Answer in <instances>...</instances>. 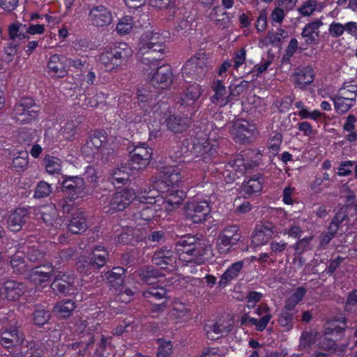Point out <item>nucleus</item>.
Here are the masks:
<instances>
[{
  "mask_svg": "<svg viewBox=\"0 0 357 357\" xmlns=\"http://www.w3.org/2000/svg\"><path fill=\"white\" fill-rule=\"evenodd\" d=\"M204 152L205 146L203 144L185 139L171 148L169 155L174 160L181 162L188 161L194 156L203 154Z\"/></svg>",
  "mask_w": 357,
  "mask_h": 357,
  "instance_id": "39448f33",
  "label": "nucleus"
},
{
  "mask_svg": "<svg viewBox=\"0 0 357 357\" xmlns=\"http://www.w3.org/2000/svg\"><path fill=\"white\" fill-rule=\"evenodd\" d=\"M134 174L127 165V163L121 165V167L116 168L111 174V179L118 184H125L129 179L130 174Z\"/></svg>",
  "mask_w": 357,
  "mask_h": 357,
  "instance_id": "72a5a7b5",
  "label": "nucleus"
},
{
  "mask_svg": "<svg viewBox=\"0 0 357 357\" xmlns=\"http://www.w3.org/2000/svg\"><path fill=\"white\" fill-rule=\"evenodd\" d=\"M210 213L211 207L206 201H193L188 202L185 206L186 218L195 224L205 222Z\"/></svg>",
  "mask_w": 357,
  "mask_h": 357,
  "instance_id": "1a4fd4ad",
  "label": "nucleus"
},
{
  "mask_svg": "<svg viewBox=\"0 0 357 357\" xmlns=\"http://www.w3.org/2000/svg\"><path fill=\"white\" fill-rule=\"evenodd\" d=\"M146 39L145 43L142 46H146L149 45H154L161 41V40H165V37L157 32L146 33L144 36Z\"/></svg>",
  "mask_w": 357,
  "mask_h": 357,
  "instance_id": "338daca9",
  "label": "nucleus"
},
{
  "mask_svg": "<svg viewBox=\"0 0 357 357\" xmlns=\"http://www.w3.org/2000/svg\"><path fill=\"white\" fill-rule=\"evenodd\" d=\"M313 238V236H310L300 239L294 245L296 252L301 254L308 250H311L310 243Z\"/></svg>",
  "mask_w": 357,
  "mask_h": 357,
  "instance_id": "e2e57ef3",
  "label": "nucleus"
},
{
  "mask_svg": "<svg viewBox=\"0 0 357 357\" xmlns=\"http://www.w3.org/2000/svg\"><path fill=\"white\" fill-rule=\"evenodd\" d=\"M160 211L158 206L150 205L143 206V208L133 214L134 219L136 222H139L138 225H146L151 221L155 217L157 211Z\"/></svg>",
  "mask_w": 357,
  "mask_h": 357,
  "instance_id": "bb28decb",
  "label": "nucleus"
},
{
  "mask_svg": "<svg viewBox=\"0 0 357 357\" xmlns=\"http://www.w3.org/2000/svg\"><path fill=\"white\" fill-rule=\"evenodd\" d=\"M14 155L12 166L16 172H21L26 169L29 164V153L26 151H21Z\"/></svg>",
  "mask_w": 357,
  "mask_h": 357,
  "instance_id": "37998d69",
  "label": "nucleus"
},
{
  "mask_svg": "<svg viewBox=\"0 0 357 357\" xmlns=\"http://www.w3.org/2000/svg\"><path fill=\"white\" fill-rule=\"evenodd\" d=\"M47 68H49V73H52V76L60 78L64 77L67 75L66 66L59 54H54L50 56L47 63Z\"/></svg>",
  "mask_w": 357,
  "mask_h": 357,
  "instance_id": "a878e982",
  "label": "nucleus"
},
{
  "mask_svg": "<svg viewBox=\"0 0 357 357\" xmlns=\"http://www.w3.org/2000/svg\"><path fill=\"white\" fill-rule=\"evenodd\" d=\"M25 342V335L16 326H10L0 333V344L6 349L22 345Z\"/></svg>",
  "mask_w": 357,
  "mask_h": 357,
  "instance_id": "ddd939ff",
  "label": "nucleus"
},
{
  "mask_svg": "<svg viewBox=\"0 0 357 357\" xmlns=\"http://www.w3.org/2000/svg\"><path fill=\"white\" fill-rule=\"evenodd\" d=\"M161 269H139L138 275L142 281L148 285H151L143 292V296L146 298H154L160 300L164 298L167 294V290L165 287L155 285L159 281L160 278H163L165 275L160 272Z\"/></svg>",
  "mask_w": 357,
  "mask_h": 357,
  "instance_id": "20e7f679",
  "label": "nucleus"
},
{
  "mask_svg": "<svg viewBox=\"0 0 357 357\" xmlns=\"http://www.w3.org/2000/svg\"><path fill=\"white\" fill-rule=\"evenodd\" d=\"M252 129L246 121H238L233 130L234 139L239 143H245L250 137Z\"/></svg>",
  "mask_w": 357,
  "mask_h": 357,
  "instance_id": "393cba45",
  "label": "nucleus"
},
{
  "mask_svg": "<svg viewBox=\"0 0 357 357\" xmlns=\"http://www.w3.org/2000/svg\"><path fill=\"white\" fill-rule=\"evenodd\" d=\"M294 314L287 310H282L278 317V323L282 327L292 328Z\"/></svg>",
  "mask_w": 357,
  "mask_h": 357,
  "instance_id": "6e6d98bb",
  "label": "nucleus"
},
{
  "mask_svg": "<svg viewBox=\"0 0 357 357\" xmlns=\"http://www.w3.org/2000/svg\"><path fill=\"white\" fill-rule=\"evenodd\" d=\"M197 55L192 56L188 60L185 66L182 68L183 75H186L189 77L198 79L202 77V73L198 70Z\"/></svg>",
  "mask_w": 357,
  "mask_h": 357,
  "instance_id": "4c0bfd02",
  "label": "nucleus"
},
{
  "mask_svg": "<svg viewBox=\"0 0 357 357\" xmlns=\"http://www.w3.org/2000/svg\"><path fill=\"white\" fill-rule=\"evenodd\" d=\"M61 190L70 201L83 197L88 193L84 178L78 176H65L61 182Z\"/></svg>",
  "mask_w": 357,
  "mask_h": 357,
  "instance_id": "6e6552de",
  "label": "nucleus"
},
{
  "mask_svg": "<svg viewBox=\"0 0 357 357\" xmlns=\"http://www.w3.org/2000/svg\"><path fill=\"white\" fill-rule=\"evenodd\" d=\"M132 20L130 17L122 18L116 26V31L120 34H127L132 29Z\"/></svg>",
  "mask_w": 357,
  "mask_h": 357,
  "instance_id": "bf43d9fd",
  "label": "nucleus"
},
{
  "mask_svg": "<svg viewBox=\"0 0 357 357\" xmlns=\"http://www.w3.org/2000/svg\"><path fill=\"white\" fill-rule=\"evenodd\" d=\"M132 50L126 43L120 42L106 48L99 56L100 62L107 70H111L125 63L132 56Z\"/></svg>",
  "mask_w": 357,
  "mask_h": 357,
  "instance_id": "7ed1b4c3",
  "label": "nucleus"
},
{
  "mask_svg": "<svg viewBox=\"0 0 357 357\" xmlns=\"http://www.w3.org/2000/svg\"><path fill=\"white\" fill-rule=\"evenodd\" d=\"M33 139L34 132L26 129H22L17 136L18 142L24 146H29Z\"/></svg>",
  "mask_w": 357,
  "mask_h": 357,
  "instance_id": "052dcab7",
  "label": "nucleus"
},
{
  "mask_svg": "<svg viewBox=\"0 0 357 357\" xmlns=\"http://www.w3.org/2000/svg\"><path fill=\"white\" fill-rule=\"evenodd\" d=\"M331 99L333 102L336 112L340 115L347 113L356 102H352L348 100L346 97L341 96L338 94L333 96Z\"/></svg>",
  "mask_w": 357,
  "mask_h": 357,
  "instance_id": "c9c22d12",
  "label": "nucleus"
},
{
  "mask_svg": "<svg viewBox=\"0 0 357 357\" xmlns=\"http://www.w3.org/2000/svg\"><path fill=\"white\" fill-rule=\"evenodd\" d=\"M208 247V241L199 234L183 236L175 243L179 259L192 264L191 266L201 264L200 257L204 255Z\"/></svg>",
  "mask_w": 357,
  "mask_h": 357,
  "instance_id": "f257e3e1",
  "label": "nucleus"
},
{
  "mask_svg": "<svg viewBox=\"0 0 357 357\" xmlns=\"http://www.w3.org/2000/svg\"><path fill=\"white\" fill-rule=\"evenodd\" d=\"M114 269L108 271L105 275L109 287L113 288L116 293L120 288L122 289V284L124 282L123 275L125 274L127 269H121L122 271L121 273H114L112 271Z\"/></svg>",
  "mask_w": 357,
  "mask_h": 357,
  "instance_id": "f704fd0d",
  "label": "nucleus"
},
{
  "mask_svg": "<svg viewBox=\"0 0 357 357\" xmlns=\"http://www.w3.org/2000/svg\"><path fill=\"white\" fill-rule=\"evenodd\" d=\"M241 238L239 228L237 225L226 226L217 238V244L222 249V246L227 247L235 245Z\"/></svg>",
  "mask_w": 357,
  "mask_h": 357,
  "instance_id": "6ab92c4d",
  "label": "nucleus"
},
{
  "mask_svg": "<svg viewBox=\"0 0 357 357\" xmlns=\"http://www.w3.org/2000/svg\"><path fill=\"white\" fill-rule=\"evenodd\" d=\"M165 40H161L154 45L142 46L140 47V54H142L141 62L144 66H151L156 67L157 62L160 59V56L156 57L153 54L155 53H162L165 50Z\"/></svg>",
  "mask_w": 357,
  "mask_h": 357,
  "instance_id": "f3484780",
  "label": "nucleus"
},
{
  "mask_svg": "<svg viewBox=\"0 0 357 357\" xmlns=\"http://www.w3.org/2000/svg\"><path fill=\"white\" fill-rule=\"evenodd\" d=\"M88 20L95 26L104 27L112 23V15L111 11L102 5L93 6L89 10Z\"/></svg>",
  "mask_w": 357,
  "mask_h": 357,
  "instance_id": "2eb2a0df",
  "label": "nucleus"
},
{
  "mask_svg": "<svg viewBox=\"0 0 357 357\" xmlns=\"http://www.w3.org/2000/svg\"><path fill=\"white\" fill-rule=\"evenodd\" d=\"M44 164L47 172L50 174H58L61 169V161L55 157H45Z\"/></svg>",
  "mask_w": 357,
  "mask_h": 357,
  "instance_id": "09e8293b",
  "label": "nucleus"
},
{
  "mask_svg": "<svg viewBox=\"0 0 357 357\" xmlns=\"http://www.w3.org/2000/svg\"><path fill=\"white\" fill-rule=\"evenodd\" d=\"M271 318V314H265L259 319L248 315H244L242 317V323L245 324L248 322L250 325L255 326L257 331L261 332L266 329Z\"/></svg>",
  "mask_w": 357,
  "mask_h": 357,
  "instance_id": "58836bf2",
  "label": "nucleus"
},
{
  "mask_svg": "<svg viewBox=\"0 0 357 357\" xmlns=\"http://www.w3.org/2000/svg\"><path fill=\"white\" fill-rule=\"evenodd\" d=\"M263 297V294L258 291H250L246 296L247 307L254 308L256 304L259 302Z\"/></svg>",
  "mask_w": 357,
  "mask_h": 357,
  "instance_id": "0e129e2a",
  "label": "nucleus"
},
{
  "mask_svg": "<svg viewBox=\"0 0 357 357\" xmlns=\"http://www.w3.org/2000/svg\"><path fill=\"white\" fill-rule=\"evenodd\" d=\"M194 17L190 15L184 16L175 28V31L178 36L184 34L188 31L192 30Z\"/></svg>",
  "mask_w": 357,
  "mask_h": 357,
  "instance_id": "a18cd8bd",
  "label": "nucleus"
},
{
  "mask_svg": "<svg viewBox=\"0 0 357 357\" xmlns=\"http://www.w3.org/2000/svg\"><path fill=\"white\" fill-rule=\"evenodd\" d=\"M345 220H348L346 209L341 208L336 213L328 227L335 229L334 231L337 233L339 228Z\"/></svg>",
  "mask_w": 357,
  "mask_h": 357,
  "instance_id": "603ef678",
  "label": "nucleus"
},
{
  "mask_svg": "<svg viewBox=\"0 0 357 357\" xmlns=\"http://www.w3.org/2000/svg\"><path fill=\"white\" fill-rule=\"evenodd\" d=\"M150 160V159L130 153V158L126 163L135 174L144 169L149 165Z\"/></svg>",
  "mask_w": 357,
  "mask_h": 357,
  "instance_id": "79ce46f5",
  "label": "nucleus"
},
{
  "mask_svg": "<svg viewBox=\"0 0 357 357\" xmlns=\"http://www.w3.org/2000/svg\"><path fill=\"white\" fill-rule=\"evenodd\" d=\"M143 67V70L147 73L150 84L154 87L165 89L169 86L173 80L172 67L169 64L158 66L156 67L146 66Z\"/></svg>",
  "mask_w": 357,
  "mask_h": 357,
  "instance_id": "423d86ee",
  "label": "nucleus"
},
{
  "mask_svg": "<svg viewBox=\"0 0 357 357\" xmlns=\"http://www.w3.org/2000/svg\"><path fill=\"white\" fill-rule=\"evenodd\" d=\"M39 111V106L32 98H23L15 106L13 118L20 123H29L38 117Z\"/></svg>",
  "mask_w": 357,
  "mask_h": 357,
  "instance_id": "0eeeda50",
  "label": "nucleus"
},
{
  "mask_svg": "<svg viewBox=\"0 0 357 357\" xmlns=\"http://www.w3.org/2000/svg\"><path fill=\"white\" fill-rule=\"evenodd\" d=\"M106 139L107 137L105 132L96 130L86 142L84 147V151L86 152V149H90L89 153H95L96 151L102 147L103 144L106 142Z\"/></svg>",
  "mask_w": 357,
  "mask_h": 357,
  "instance_id": "c85d7f7f",
  "label": "nucleus"
},
{
  "mask_svg": "<svg viewBox=\"0 0 357 357\" xmlns=\"http://www.w3.org/2000/svg\"><path fill=\"white\" fill-rule=\"evenodd\" d=\"M157 344L158 345L157 357H166L172 352L173 344L172 341L159 338L157 340Z\"/></svg>",
  "mask_w": 357,
  "mask_h": 357,
  "instance_id": "de8ad7c7",
  "label": "nucleus"
},
{
  "mask_svg": "<svg viewBox=\"0 0 357 357\" xmlns=\"http://www.w3.org/2000/svg\"><path fill=\"white\" fill-rule=\"evenodd\" d=\"M130 153L151 160L153 151L146 143H142L135 146Z\"/></svg>",
  "mask_w": 357,
  "mask_h": 357,
  "instance_id": "13d9d810",
  "label": "nucleus"
},
{
  "mask_svg": "<svg viewBox=\"0 0 357 357\" xmlns=\"http://www.w3.org/2000/svg\"><path fill=\"white\" fill-rule=\"evenodd\" d=\"M33 323L38 328H42L49 324L52 317L51 312L45 308H36L33 312Z\"/></svg>",
  "mask_w": 357,
  "mask_h": 357,
  "instance_id": "ea45409f",
  "label": "nucleus"
},
{
  "mask_svg": "<svg viewBox=\"0 0 357 357\" xmlns=\"http://www.w3.org/2000/svg\"><path fill=\"white\" fill-rule=\"evenodd\" d=\"M276 233V228L272 222L264 221L258 222L252 234L250 246L253 248L266 244Z\"/></svg>",
  "mask_w": 357,
  "mask_h": 357,
  "instance_id": "f8f14e48",
  "label": "nucleus"
},
{
  "mask_svg": "<svg viewBox=\"0 0 357 357\" xmlns=\"http://www.w3.org/2000/svg\"><path fill=\"white\" fill-rule=\"evenodd\" d=\"M203 91L200 85L197 83L188 85L185 91L181 95V105L184 107H189L190 113L195 115L197 110L196 102L200 98Z\"/></svg>",
  "mask_w": 357,
  "mask_h": 357,
  "instance_id": "4468645a",
  "label": "nucleus"
},
{
  "mask_svg": "<svg viewBox=\"0 0 357 357\" xmlns=\"http://www.w3.org/2000/svg\"><path fill=\"white\" fill-rule=\"evenodd\" d=\"M54 269H52V273L42 271H33L29 275L31 282L36 285L42 284L45 282L52 281V278H55L51 283V288L58 294L64 295L73 294L75 289L74 284L75 278L71 275H63L60 278L53 274Z\"/></svg>",
  "mask_w": 357,
  "mask_h": 357,
  "instance_id": "f03ea898",
  "label": "nucleus"
},
{
  "mask_svg": "<svg viewBox=\"0 0 357 357\" xmlns=\"http://www.w3.org/2000/svg\"><path fill=\"white\" fill-rule=\"evenodd\" d=\"M211 87L215 92V94L211 98V102L215 104L220 102V106L225 105L229 101V97L228 96L226 99L224 98L227 93V89L222 81L219 79L214 80Z\"/></svg>",
  "mask_w": 357,
  "mask_h": 357,
  "instance_id": "7c9ffc66",
  "label": "nucleus"
},
{
  "mask_svg": "<svg viewBox=\"0 0 357 357\" xmlns=\"http://www.w3.org/2000/svg\"><path fill=\"white\" fill-rule=\"evenodd\" d=\"M102 249L103 247L100 245L97 246L89 257H81L77 263L78 268H89V266L103 267L107 262L109 255L106 250Z\"/></svg>",
  "mask_w": 357,
  "mask_h": 357,
  "instance_id": "dca6fc26",
  "label": "nucleus"
},
{
  "mask_svg": "<svg viewBox=\"0 0 357 357\" xmlns=\"http://www.w3.org/2000/svg\"><path fill=\"white\" fill-rule=\"evenodd\" d=\"M261 189L262 185L259 178H250L246 183H243L242 187L243 191L248 195L259 192Z\"/></svg>",
  "mask_w": 357,
  "mask_h": 357,
  "instance_id": "8fccbe9b",
  "label": "nucleus"
},
{
  "mask_svg": "<svg viewBox=\"0 0 357 357\" xmlns=\"http://www.w3.org/2000/svg\"><path fill=\"white\" fill-rule=\"evenodd\" d=\"M9 36L12 40H14L16 38H28L27 33L26 31H23L22 29V24L21 23H15L9 26Z\"/></svg>",
  "mask_w": 357,
  "mask_h": 357,
  "instance_id": "4d7b16f0",
  "label": "nucleus"
},
{
  "mask_svg": "<svg viewBox=\"0 0 357 357\" xmlns=\"http://www.w3.org/2000/svg\"><path fill=\"white\" fill-rule=\"evenodd\" d=\"M132 192L129 190H123L114 193L104 206L105 212L114 213L124 210L133 200Z\"/></svg>",
  "mask_w": 357,
  "mask_h": 357,
  "instance_id": "9b49d317",
  "label": "nucleus"
},
{
  "mask_svg": "<svg viewBox=\"0 0 357 357\" xmlns=\"http://www.w3.org/2000/svg\"><path fill=\"white\" fill-rule=\"evenodd\" d=\"M52 192V188L50 184L45 181H40L35 190L34 197L35 198H44L48 197Z\"/></svg>",
  "mask_w": 357,
  "mask_h": 357,
  "instance_id": "864d4df0",
  "label": "nucleus"
},
{
  "mask_svg": "<svg viewBox=\"0 0 357 357\" xmlns=\"http://www.w3.org/2000/svg\"><path fill=\"white\" fill-rule=\"evenodd\" d=\"M194 114H167L163 118L162 124L165 126L167 130L175 134L182 133L188 130L192 123Z\"/></svg>",
  "mask_w": 357,
  "mask_h": 357,
  "instance_id": "9d476101",
  "label": "nucleus"
},
{
  "mask_svg": "<svg viewBox=\"0 0 357 357\" xmlns=\"http://www.w3.org/2000/svg\"><path fill=\"white\" fill-rule=\"evenodd\" d=\"M322 24L323 22L320 20H316L305 26L301 36L306 38L307 44H313L316 42L319 36V29Z\"/></svg>",
  "mask_w": 357,
  "mask_h": 357,
  "instance_id": "cd10ccee",
  "label": "nucleus"
},
{
  "mask_svg": "<svg viewBox=\"0 0 357 357\" xmlns=\"http://www.w3.org/2000/svg\"><path fill=\"white\" fill-rule=\"evenodd\" d=\"M159 197H162L159 192L149 188V190L144 189V190L139 192L135 199L142 204H148L160 208V204L158 202Z\"/></svg>",
  "mask_w": 357,
  "mask_h": 357,
  "instance_id": "473e14b6",
  "label": "nucleus"
},
{
  "mask_svg": "<svg viewBox=\"0 0 357 357\" xmlns=\"http://www.w3.org/2000/svg\"><path fill=\"white\" fill-rule=\"evenodd\" d=\"M31 211L37 220H42L47 225H53L58 215L57 209L54 204L40 208H31Z\"/></svg>",
  "mask_w": 357,
  "mask_h": 357,
  "instance_id": "412c9836",
  "label": "nucleus"
},
{
  "mask_svg": "<svg viewBox=\"0 0 357 357\" xmlns=\"http://www.w3.org/2000/svg\"><path fill=\"white\" fill-rule=\"evenodd\" d=\"M204 329L207 338L211 340H218L226 332L224 325L218 321L212 324H205Z\"/></svg>",
  "mask_w": 357,
  "mask_h": 357,
  "instance_id": "e433bc0d",
  "label": "nucleus"
},
{
  "mask_svg": "<svg viewBox=\"0 0 357 357\" xmlns=\"http://www.w3.org/2000/svg\"><path fill=\"white\" fill-rule=\"evenodd\" d=\"M338 95L346 97L348 100L356 102L357 97V85L344 83L338 90Z\"/></svg>",
  "mask_w": 357,
  "mask_h": 357,
  "instance_id": "c03bdc74",
  "label": "nucleus"
},
{
  "mask_svg": "<svg viewBox=\"0 0 357 357\" xmlns=\"http://www.w3.org/2000/svg\"><path fill=\"white\" fill-rule=\"evenodd\" d=\"M185 197V193L182 190H172L167 193L165 197H159L158 204H160V211L170 212L177 208L183 202Z\"/></svg>",
  "mask_w": 357,
  "mask_h": 357,
  "instance_id": "a211bd4d",
  "label": "nucleus"
},
{
  "mask_svg": "<svg viewBox=\"0 0 357 357\" xmlns=\"http://www.w3.org/2000/svg\"><path fill=\"white\" fill-rule=\"evenodd\" d=\"M294 100V98L291 96H285L281 100H277L275 102V106L278 108L280 112H285L289 109Z\"/></svg>",
  "mask_w": 357,
  "mask_h": 357,
  "instance_id": "774afa93",
  "label": "nucleus"
},
{
  "mask_svg": "<svg viewBox=\"0 0 357 357\" xmlns=\"http://www.w3.org/2000/svg\"><path fill=\"white\" fill-rule=\"evenodd\" d=\"M3 289L6 298L9 301H15L24 294L26 287L22 282L8 280L3 284Z\"/></svg>",
  "mask_w": 357,
  "mask_h": 357,
  "instance_id": "4be33fe9",
  "label": "nucleus"
},
{
  "mask_svg": "<svg viewBox=\"0 0 357 357\" xmlns=\"http://www.w3.org/2000/svg\"><path fill=\"white\" fill-rule=\"evenodd\" d=\"M336 322L337 320L328 323V326L325 328V333L326 335L337 334L342 335L344 334L347 326V322L345 319H343V321H341L342 326L336 325Z\"/></svg>",
  "mask_w": 357,
  "mask_h": 357,
  "instance_id": "5fc2aeb1",
  "label": "nucleus"
},
{
  "mask_svg": "<svg viewBox=\"0 0 357 357\" xmlns=\"http://www.w3.org/2000/svg\"><path fill=\"white\" fill-rule=\"evenodd\" d=\"M152 261L156 266H173L176 257L172 251L162 249L155 252Z\"/></svg>",
  "mask_w": 357,
  "mask_h": 357,
  "instance_id": "2f4dec72",
  "label": "nucleus"
},
{
  "mask_svg": "<svg viewBox=\"0 0 357 357\" xmlns=\"http://www.w3.org/2000/svg\"><path fill=\"white\" fill-rule=\"evenodd\" d=\"M241 269H226L225 273L220 277L218 286L220 289H224L230 282L235 280L239 275Z\"/></svg>",
  "mask_w": 357,
  "mask_h": 357,
  "instance_id": "49530a36",
  "label": "nucleus"
},
{
  "mask_svg": "<svg viewBox=\"0 0 357 357\" xmlns=\"http://www.w3.org/2000/svg\"><path fill=\"white\" fill-rule=\"evenodd\" d=\"M68 227L69 231L75 234H81L86 231L88 224L83 211L79 209L73 214Z\"/></svg>",
  "mask_w": 357,
  "mask_h": 357,
  "instance_id": "5701e85b",
  "label": "nucleus"
},
{
  "mask_svg": "<svg viewBox=\"0 0 357 357\" xmlns=\"http://www.w3.org/2000/svg\"><path fill=\"white\" fill-rule=\"evenodd\" d=\"M162 182L169 186L178 185L183 177V172L176 166H167L164 167Z\"/></svg>",
  "mask_w": 357,
  "mask_h": 357,
  "instance_id": "b1692460",
  "label": "nucleus"
},
{
  "mask_svg": "<svg viewBox=\"0 0 357 357\" xmlns=\"http://www.w3.org/2000/svg\"><path fill=\"white\" fill-rule=\"evenodd\" d=\"M76 307L75 303L72 299H63L54 305L53 312L59 317L68 318Z\"/></svg>",
  "mask_w": 357,
  "mask_h": 357,
  "instance_id": "c756f323",
  "label": "nucleus"
},
{
  "mask_svg": "<svg viewBox=\"0 0 357 357\" xmlns=\"http://www.w3.org/2000/svg\"><path fill=\"white\" fill-rule=\"evenodd\" d=\"M31 214V208H17L8 215V228L13 232L19 231Z\"/></svg>",
  "mask_w": 357,
  "mask_h": 357,
  "instance_id": "aec40b11",
  "label": "nucleus"
},
{
  "mask_svg": "<svg viewBox=\"0 0 357 357\" xmlns=\"http://www.w3.org/2000/svg\"><path fill=\"white\" fill-rule=\"evenodd\" d=\"M314 79L312 69L307 66L294 74L295 83L299 86H305L311 84Z\"/></svg>",
  "mask_w": 357,
  "mask_h": 357,
  "instance_id": "a19ab883",
  "label": "nucleus"
},
{
  "mask_svg": "<svg viewBox=\"0 0 357 357\" xmlns=\"http://www.w3.org/2000/svg\"><path fill=\"white\" fill-rule=\"evenodd\" d=\"M153 94L148 88L144 87L137 90V99L139 106L146 109V103L152 100Z\"/></svg>",
  "mask_w": 357,
  "mask_h": 357,
  "instance_id": "3c124183",
  "label": "nucleus"
},
{
  "mask_svg": "<svg viewBox=\"0 0 357 357\" xmlns=\"http://www.w3.org/2000/svg\"><path fill=\"white\" fill-rule=\"evenodd\" d=\"M344 31H347V24L342 25L338 22L331 23L328 29L329 33L334 38L342 36Z\"/></svg>",
  "mask_w": 357,
  "mask_h": 357,
  "instance_id": "69168bd1",
  "label": "nucleus"
},
{
  "mask_svg": "<svg viewBox=\"0 0 357 357\" xmlns=\"http://www.w3.org/2000/svg\"><path fill=\"white\" fill-rule=\"evenodd\" d=\"M317 8L315 0H307L298 9V13L303 16H310Z\"/></svg>",
  "mask_w": 357,
  "mask_h": 357,
  "instance_id": "680f3d73",
  "label": "nucleus"
}]
</instances>
